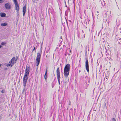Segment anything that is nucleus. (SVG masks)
<instances>
[{
    "mask_svg": "<svg viewBox=\"0 0 121 121\" xmlns=\"http://www.w3.org/2000/svg\"><path fill=\"white\" fill-rule=\"evenodd\" d=\"M4 6L7 9H9L11 8V5L10 3H7L5 4Z\"/></svg>",
    "mask_w": 121,
    "mask_h": 121,
    "instance_id": "7",
    "label": "nucleus"
},
{
    "mask_svg": "<svg viewBox=\"0 0 121 121\" xmlns=\"http://www.w3.org/2000/svg\"><path fill=\"white\" fill-rule=\"evenodd\" d=\"M47 74H45L44 75V78L46 80L47 78Z\"/></svg>",
    "mask_w": 121,
    "mask_h": 121,
    "instance_id": "14",
    "label": "nucleus"
},
{
    "mask_svg": "<svg viewBox=\"0 0 121 121\" xmlns=\"http://www.w3.org/2000/svg\"><path fill=\"white\" fill-rule=\"evenodd\" d=\"M70 68V65L69 64H67L65 67L64 74V76L66 78H67L69 75Z\"/></svg>",
    "mask_w": 121,
    "mask_h": 121,
    "instance_id": "2",
    "label": "nucleus"
},
{
    "mask_svg": "<svg viewBox=\"0 0 121 121\" xmlns=\"http://www.w3.org/2000/svg\"><path fill=\"white\" fill-rule=\"evenodd\" d=\"M110 121H116V119L114 118L111 119Z\"/></svg>",
    "mask_w": 121,
    "mask_h": 121,
    "instance_id": "15",
    "label": "nucleus"
},
{
    "mask_svg": "<svg viewBox=\"0 0 121 121\" xmlns=\"http://www.w3.org/2000/svg\"><path fill=\"white\" fill-rule=\"evenodd\" d=\"M30 66L29 65L26 66L25 70V75L23 79V84L24 86L23 91L25 90V88L26 86V84L28 79L30 72Z\"/></svg>",
    "mask_w": 121,
    "mask_h": 121,
    "instance_id": "1",
    "label": "nucleus"
},
{
    "mask_svg": "<svg viewBox=\"0 0 121 121\" xmlns=\"http://www.w3.org/2000/svg\"><path fill=\"white\" fill-rule=\"evenodd\" d=\"M2 46L1 45H0V48Z\"/></svg>",
    "mask_w": 121,
    "mask_h": 121,
    "instance_id": "29",
    "label": "nucleus"
},
{
    "mask_svg": "<svg viewBox=\"0 0 121 121\" xmlns=\"http://www.w3.org/2000/svg\"><path fill=\"white\" fill-rule=\"evenodd\" d=\"M19 10H17V13H19Z\"/></svg>",
    "mask_w": 121,
    "mask_h": 121,
    "instance_id": "24",
    "label": "nucleus"
},
{
    "mask_svg": "<svg viewBox=\"0 0 121 121\" xmlns=\"http://www.w3.org/2000/svg\"><path fill=\"white\" fill-rule=\"evenodd\" d=\"M17 15H19V13H17Z\"/></svg>",
    "mask_w": 121,
    "mask_h": 121,
    "instance_id": "26",
    "label": "nucleus"
},
{
    "mask_svg": "<svg viewBox=\"0 0 121 121\" xmlns=\"http://www.w3.org/2000/svg\"><path fill=\"white\" fill-rule=\"evenodd\" d=\"M85 34H84L83 35V37H82L83 38H84L85 37Z\"/></svg>",
    "mask_w": 121,
    "mask_h": 121,
    "instance_id": "22",
    "label": "nucleus"
},
{
    "mask_svg": "<svg viewBox=\"0 0 121 121\" xmlns=\"http://www.w3.org/2000/svg\"><path fill=\"white\" fill-rule=\"evenodd\" d=\"M56 74H57V78L58 80L59 83V85L60 84V72L59 67H58L56 71Z\"/></svg>",
    "mask_w": 121,
    "mask_h": 121,
    "instance_id": "4",
    "label": "nucleus"
},
{
    "mask_svg": "<svg viewBox=\"0 0 121 121\" xmlns=\"http://www.w3.org/2000/svg\"><path fill=\"white\" fill-rule=\"evenodd\" d=\"M53 86H52V87H53Z\"/></svg>",
    "mask_w": 121,
    "mask_h": 121,
    "instance_id": "32",
    "label": "nucleus"
},
{
    "mask_svg": "<svg viewBox=\"0 0 121 121\" xmlns=\"http://www.w3.org/2000/svg\"><path fill=\"white\" fill-rule=\"evenodd\" d=\"M35 47H34V48L32 50V52L34 51L35 50Z\"/></svg>",
    "mask_w": 121,
    "mask_h": 121,
    "instance_id": "20",
    "label": "nucleus"
},
{
    "mask_svg": "<svg viewBox=\"0 0 121 121\" xmlns=\"http://www.w3.org/2000/svg\"><path fill=\"white\" fill-rule=\"evenodd\" d=\"M1 93H4V91L3 90H2L1 91Z\"/></svg>",
    "mask_w": 121,
    "mask_h": 121,
    "instance_id": "25",
    "label": "nucleus"
},
{
    "mask_svg": "<svg viewBox=\"0 0 121 121\" xmlns=\"http://www.w3.org/2000/svg\"><path fill=\"white\" fill-rule=\"evenodd\" d=\"M47 70L46 69V71L45 73V74H47Z\"/></svg>",
    "mask_w": 121,
    "mask_h": 121,
    "instance_id": "23",
    "label": "nucleus"
},
{
    "mask_svg": "<svg viewBox=\"0 0 121 121\" xmlns=\"http://www.w3.org/2000/svg\"><path fill=\"white\" fill-rule=\"evenodd\" d=\"M26 11V7L25 5L23 8V13L24 16L25 13Z\"/></svg>",
    "mask_w": 121,
    "mask_h": 121,
    "instance_id": "8",
    "label": "nucleus"
},
{
    "mask_svg": "<svg viewBox=\"0 0 121 121\" xmlns=\"http://www.w3.org/2000/svg\"><path fill=\"white\" fill-rule=\"evenodd\" d=\"M11 63H9V64H7V66H12L13 65V64H11Z\"/></svg>",
    "mask_w": 121,
    "mask_h": 121,
    "instance_id": "13",
    "label": "nucleus"
},
{
    "mask_svg": "<svg viewBox=\"0 0 121 121\" xmlns=\"http://www.w3.org/2000/svg\"><path fill=\"white\" fill-rule=\"evenodd\" d=\"M41 53V51L37 53V56L36 59V63L37 66H38L39 64Z\"/></svg>",
    "mask_w": 121,
    "mask_h": 121,
    "instance_id": "3",
    "label": "nucleus"
},
{
    "mask_svg": "<svg viewBox=\"0 0 121 121\" xmlns=\"http://www.w3.org/2000/svg\"><path fill=\"white\" fill-rule=\"evenodd\" d=\"M53 86H52V87H53Z\"/></svg>",
    "mask_w": 121,
    "mask_h": 121,
    "instance_id": "33",
    "label": "nucleus"
},
{
    "mask_svg": "<svg viewBox=\"0 0 121 121\" xmlns=\"http://www.w3.org/2000/svg\"><path fill=\"white\" fill-rule=\"evenodd\" d=\"M69 105H71V102L69 101Z\"/></svg>",
    "mask_w": 121,
    "mask_h": 121,
    "instance_id": "21",
    "label": "nucleus"
},
{
    "mask_svg": "<svg viewBox=\"0 0 121 121\" xmlns=\"http://www.w3.org/2000/svg\"><path fill=\"white\" fill-rule=\"evenodd\" d=\"M68 52V54L69 55H70V54H71V50H69V51H66V52Z\"/></svg>",
    "mask_w": 121,
    "mask_h": 121,
    "instance_id": "12",
    "label": "nucleus"
},
{
    "mask_svg": "<svg viewBox=\"0 0 121 121\" xmlns=\"http://www.w3.org/2000/svg\"><path fill=\"white\" fill-rule=\"evenodd\" d=\"M17 58L16 59L15 57H13L11 59V60L9 62V63L13 65L14 63H16V61L17 60Z\"/></svg>",
    "mask_w": 121,
    "mask_h": 121,
    "instance_id": "5",
    "label": "nucleus"
},
{
    "mask_svg": "<svg viewBox=\"0 0 121 121\" xmlns=\"http://www.w3.org/2000/svg\"><path fill=\"white\" fill-rule=\"evenodd\" d=\"M7 23L5 22L1 23L0 25L1 26H7Z\"/></svg>",
    "mask_w": 121,
    "mask_h": 121,
    "instance_id": "11",
    "label": "nucleus"
},
{
    "mask_svg": "<svg viewBox=\"0 0 121 121\" xmlns=\"http://www.w3.org/2000/svg\"><path fill=\"white\" fill-rule=\"evenodd\" d=\"M108 79V78L107 77H105V78H104V81H105L106 80V81L107 80V79Z\"/></svg>",
    "mask_w": 121,
    "mask_h": 121,
    "instance_id": "18",
    "label": "nucleus"
},
{
    "mask_svg": "<svg viewBox=\"0 0 121 121\" xmlns=\"http://www.w3.org/2000/svg\"><path fill=\"white\" fill-rule=\"evenodd\" d=\"M13 1L14 3H17V0H13Z\"/></svg>",
    "mask_w": 121,
    "mask_h": 121,
    "instance_id": "17",
    "label": "nucleus"
},
{
    "mask_svg": "<svg viewBox=\"0 0 121 121\" xmlns=\"http://www.w3.org/2000/svg\"><path fill=\"white\" fill-rule=\"evenodd\" d=\"M6 44V43L4 42H2L1 43V45H5Z\"/></svg>",
    "mask_w": 121,
    "mask_h": 121,
    "instance_id": "16",
    "label": "nucleus"
},
{
    "mask_svg": "<svg viewBox=\"0 0 121 121\" xmlns=\"http://www.w3.org/2000/svg\"><path fill=\"white\" fill-rule=\"evenodd\" d=\"M15 7V9L16 10H19V5L17 3H14Z\"/></svg>",
    "mask_w": 121,
    "mask_h": 121,
    "instance_id": "9",
    "label": "nucleus"
},
{
    "mask_svg": "<svg viewBox=\"0 0 121 121\" xmlns=\"http://www.w3.org/2000/svg\"><path fill=\"white\" fill-rule=\"evenodd\" d=\"M80 72V70H79V72Z\"/></svg>",
    "mask_w": 121,
    "mask_h": 121,
    "instance_id": "30",
    "label": "nucleus"
},
{
    "mask_svg": "<svg viewBox=\"0 0 121 121\" xmlns=\"http://www.w3.org/2000/svg\"><path fill=\"white\" fill-rule=\"evenodd\" d=\"M85 59L86 61L85 62V66L86 69L88 72L89 71V65L88 62L87 60V58L86 57H85Z\"/></svg>",
    "mask_w": 121,
    "mask_h": 121,
    "instance_id": "6",
    "label": "nucleus"
},
{
    "mask_svg": "<svg viewBox=\"0 0 121 121\" xmlns=\"http://www.w3.org/2000/svg\"><path fill=\"white\" fill-rule=\"evenodd\" d=\"M119 43V44H120V43Z\"/></svg>",
    "mask_w": 121,
    "mask_h": 121,
    "instance_id": "31",
    "label": "nucleus"
},
{
    "mask_svg": "<svg viewBox=\"0 0 121 121\" xmlns=\"http://www.w3.org/2000/svg\"><path fill=\"white\" fill-rule=\"evenodd\" d=\"M4 0H0V3H1L4 1Z\"/></svg>",
    "mask_w": 121,
    "mask_h": 121,
    "instance_id": "19",
    "label": "nucleus"
},
{
    "mask_svg": "<svg viewBox=\"0 0 121 121\" xmlns=\"http://www.w3.org/2000/svg\"><path fill=\"white\" fill-rule=\"evenodd\" d=\"M0 16L2 17H4L6 16V14L4 13H1Z\"/></svg>",
    "mask_w": 121,
    "mask_h": 121,
    "instance_id": "10",
    "label": "nucleus"
},
{
    "mask_svg": "<svg viewBox=\"0 0 121 121\" xmlns=\"http://www.w3.org/2000/svg\"><path fill=\"white\" fill-rule=\"evenodd\" d=\"M82 33H84V31L83 30H82Z\"/></svg>",
    "mask_w": 121,
    "mask_h": 121,
    "instance_id": "27",
    "label": "nucleus"
},
{
    "mask_svg": "<svg viewBox=\"0 0 121 121\" xmlns=\"http://www.w3.org/2000/svg\"><path fill=\"white\" fill-rule=\"evenodd\" d=\"M103 2H104V5H105V3H104V2H105V1H103Z\"/></svg>",
    "mask_w": 121,
    "mask_h": 121,
    "instance_id": "28",
    "label": "nucleus"
}]
</instances>
